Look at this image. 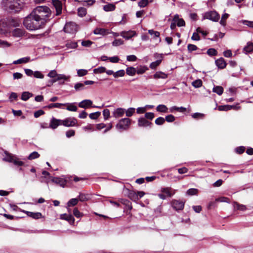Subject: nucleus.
Wrapping results in <instances>:
<instances>
[{"label": "nucleus", "mask_w": 253, "mask_h": 253, "mask_svg": "<svg viewBox=\"0 0 253 253\" xmlns=\"http://www.w3.org/2000/svg\"><path fill=\"white\" fill-rule=\"evenodd\" d=\"M23 24L28 30L32 31L42 28L45 23L32 12L24 19Z\"/></svg>", "instance_id": "1"}, {"label": "nucleus", "mask_w": 253, "mask_h": 253, "mask_svg": "<svg viewBox=\"0 0 253 253\" xmlns=\"http://www.w3.org/2000/svg\"><path fill=\"white\" fill-rule=\"evenodd\" d=\"M2 8L10 13H17L21 11L25 5L24 0H2Z\"/></svg>", "instance_id": "2"}, {"label": "nucleus", "mask_w": 253, "mask_h": 253, "mask_svg": "<svg viewBox=\"0 0 253 253\" xmlns=\"http://www.w3.org/2000/svg\"><path fill=\"white\" fill-rule=\"evenodd\" d=\"M32 12L40 19L43 20L44 23L47 22L51 15V10L46 6H37L32 11Z\"/></svg>", "instance_id": "3"}, {"label": "nucleus", "mask_w": 253, "mask_h": 253, "mask_svg": "<svg viewBox=\"0 0 253 253\" xmlns=\"http://www.w3.org/2000/svg\"><path fill=\"white\" fill-rule=\"evenodd\" d=\"M131 124V120L127 118L121 119L116 125V127L118 130H126L129 127Z\"/></svg>", "instance_id": "4"}, {"label": "nucleus", "mask_w": 253, "mask_h": 253, "mask_svg": "<svg viewBox=\"0 0 253 253\" xmlns=\"http://www.w3.org/2000/svg\"><path fill=\"white\" fill-rule=\"evenodd\" d=\"M220 15L215 11H211L205 13L203 19H209L214 22L218 21Z\"/></svg>", "instance_id": "5"}, {"label": "nucleus", "mask_w": 253, "mask_h": 253, "mask_svg": "<svg viewBox=\"0 0 253 253\" xmlns=\"http://www.w3.org/2000/svg\"><path fill=\"white\" fill-rule=\"evenodd\" d=\"M61 121L62 125L67 127L74 126L77 124V120L74 117L67 118Z\"/></svg>", "instance_id": "6"}, {"label": "nucleus", "mask_w": 253, "mask_h": 253, "mask_svg": "<svg viewBox=\"0 0 253 253\" xmlns=\"http://www.w3.org/2000/svg\"><path fill=\"white\" fill-rule=\"evenodd\" d=\"M64 30L66 33H74L77 31V25L73 22H68L65 25Z\"/></svg>", "instance_id": "7"}, {"label": "nucleus", "mask_w": 253, "mask_h": 253, "mask_svg": "<svg viewBox=\"0 0 253 253\" xmlns=\"http://www.w3.org/2000/svg\"><path fill=\"white\" fill-rule=\"evenodd\" d=\"M52 4L56 9V15H60L62 13V4L59 0H53Z\"/></svg>", "instance_id": "8"}, {"label": "nucleus", "mask_w": 253, "mask_h": 253, "mask_svg": "<svg viewBox=\"0 0 253 253\" xmlns=\"http://www.w3.org/2000/svg\"><path fill=\"white\" fill-rule=\"evenodd\" d=\"M120 35L125 39L129 40L132 37L136 36L137 33L135 31L132 30H129L128 31H124L120 33Z\"/></svg>", "instance_id": "9"}, {"label": "nucleus", "mask_w": 253, "mask_h": 253, "mask_svg": "<svg viewBox=\"0 0 253 253\" xmlns=\"http://www.w3.org/2000/svg\"><path fill=\"white\" fill-rule=\"evenodd\" d=\"M172 208L176 211L182 210L184 208V202L181 201L173 200L171 202Z\"/></svg>", "instance_id": "10"}, {"label": "nucleus", "mask_w": 253, "mask_h": 253, "mask_svg": "<svg viewBox=\"0 0 253 253\" xmlns=\"http://www.w3.org/2000/svg\"><path fill=\"white\" fill-rule=\"evenodd\" d=\"M152 123L147 121L145 118H140L138 120V125L139 126L151 127Z\"/></svg>", "instance_id": "11"}, {"label": "nucleus", "mask_w": 253, "mask_h": 253, "mask_svg": "<svg viewBox=\"0 0 253 253\" xmlns=\"http://www.w3.org/2000/svg\"><path fill=\"white\" fill-rule=\"evenodd\" d=\"M60 125H62L61 120L53 117L50 122L49 127L55 129Z\"/></svg>", "instance_id": "12"}, {"label": "nucleus", "mask_w": 253, "mask_h": 253, "mask_svg": "<svg viewBox=\"0 0 253 253\" xmlns=\"http://www.w3.org/2000/svg\"><path fill=\"white\" fill-rule=\"evenodd\" d=\"M53 78L54 79L51 81V84L60 80L69 81L70 77L69 76H66L64 74H59L57 76V77Z\"/></svg>", "instance_id": "13"}, {"label": "nucleus", "mask_w": 253, "mask_h": 253, "mask_svg": "<svg viewBox=\"0 0 253 253\" xmlns=\"http://www.w3.org/2000/svg\"><path fill=\"white\" fill-rule=\"evenodd\" d=\"M92 101L89 99H85L79 103V106L82 108H87L92 106Z\"/></svg>", "instance_id": "14"}, {"label": "nucleus", "mask_w": 253, "mask_h": 253, "mask_svg": "<svg viewBox=\"0 0 253 253\" xmlns=\"http://www.w3.org/2000/svg\"><path fill=\"white\" fill-rule=\"evenodd\" d=\"M125 113V109L122 108H118L113 112V116L115 118L122 117Z\"/></svg>", "instance_id": "15"}, {"label": "nucleus", "mask_w": 253, "mask_h": 253, "mask_svg": "<svg viewBox=\"0 0 253 253\" xmlns=\"http://www.w3.org/2000/svg\"><path fill=\"white\" fill-rule=\"evenodd\" d=\"M60 218L68 221L70 224H74L75 222V218L71 214H68L66 213L62 214L60 215Z\"/></svg>", "instance_id": "16"}, {"label": "nucleus", "mask_w": 253, "mask_h": 253, "mask_svg": "<svg viewBox=\"0 0 253 253\" xmlns=\"http://www.w3.org/2000/svg\"><path fill=\"white\" fill-rule=\"evenodd\" d=\"M243 52L245 54L253 52V42H249L243 48Z\"/></svg>", "instance_id": "17"}, {"label": "nucleus", "mask_w": 253, "mask_h": 253, "mask_svg": "<svg viewBox=\"0 0 253 253\" xmlns=\"http://www.w3.org/2000/svg\"><path fill=\"white\" fill-rule=\"evenodd\" d=\"M215 64L220 69H224L226 67V63L223 58H220L215 60Z\"/></svg>", "instance_id": "18"}, {"label": "nucleus", "mask_w": 253, "mask_h": 253, "mask_svg": "<svg viewBox=\"0 0 253 253\" xmlns=\"http://www.w3.org/2000/svg\"><path fill=\"white\" fill-rule=\"evenodd\" d=\"M153 78L155 79H165L168 78V74L161 71H158L153 75Z\"/></svg>", "instance_id": "19"}, {"label": "nucleus", "mask_w": 253, "mask_h": 253, "mask_svg": "<svg viewBox=\"0 0 253 253\" xmlns=\"http://www.w3.org/2000/svg\"><path fill=\"white\" fill-rule=\"evenodd\" d=\"M52 182L60 185L61 186L64 187L66 184V181L63 178L59 177H53L51 179Z\"/></svg>", "instance_id": "20"}, {"label": "nucleus", "mask_w": 253, "mask_h": 253, "mask_svg": "<svg viewBox=\"0 0 253 253\" xmlns=\"http://www.w3.org/2000/svg\"><path fill=\"white\" fill-rule=\"evenodd\" d=\"M173 21L176 22L177 26L178 27L184 26L185 25L184 20L183 19L179 18L178 15H175L174 16Z\"/></svg>", "instance_id": "21"}, {"label": "nucleus", "mask_w": 253, "mask_h": 253, "mask_svg": "<svg viewBox=\"0 0 253 253\" xmlns=\"http://www.w3.org/2000/svg\"><path fill=\"white\" fill-rule=\"evenodd\" d=\"M63 105H67L66 109L69 111L76 112L78 110L77 107L75 105V103H66Z\"/></svg>", "instance_id": "22"}, {"label": "nucleus", "mask_w": 253, "mask_h": 253, "mask_svg": "<svg viewBox=\"0 0 253 253\" xmlns=\"http://www.w3.org/2000/svg\"><path fill=\"white\" fill-rule=\"evenodd\" d=\"M128 197L133 201H137L139 200V197H138V195L136 192L132 191L129 190L128 192Z\"/></svg>", "instance_id": "23"}, {"label": "nucleus", "mask_w": 253, "mask_h": 253, "mask_svg": "<svg viewBox=\"0 0 253 253\" xmlns=\"http://www.w3.org/2000/svg\"><path fill=\"white\" fill-rule=\"evenodd\" d=\"M27 215L34 219H39L42 217V214L41 212H33L31 211H26Z\"/></svg>", "instance_id": "24"}, {"label": "nucleus", "mask_w": 253, "mask_h": 253, "mask_svg": "<svg viewBox=\"0 0 253 253\" xmlns=\"http://www.w3.org/2000/svg\"><path fill=\"white\" fill-rule=\"evenodd\" d=\"M171 188L170 187H166V188H163L161 189V192L165 194L167 197H171L174 194V192L172 193L171 192Z\"/></svg>", "instance_id": "25"}, {"label": "nucleus", "mask_w": 253, "mask_h": 253, "mask_svg": "<svg viewBox=\"0 0 253 253\" xmlns=\"http://www.w3.org/2000/svg\"><path fill=\"white\" fill-rule=\"evenodd\" d=\"M116 8V6L113 3H108L103 6V10L106 12L113 11Z\"/></svg>", "instance_id": "26"}, {"label": "nucleus", "mask_w": 253, "mask_h": 253, "mask_svg": "<svg viewBox=\"0 0 253 253\" xmlns=\"http://www.w3.org/2000/svg\"><path fill=\"white\" fill-rule=\"evenodd\" d=\"M30 60V58L29 57H25L23 58H20L17 60L14 61L13 62V64H23L26 63L28 62Z\"/></svg>", "instance_id": "27"}, {"label": "nucleus", "mask_w": 253, "mask_h": 253, "mask_svg": "<svg viewBox=\"0 0 253 253\" xmlns=\"http://www.w3.org/2000/svg\"><path fill=\"white\" fill-rule=\"evenodd\" d=\"M136 73L138 74H142L146 71L148 70V68L146 66H139L136 68Z\"/></svg>", "instance_id": "28"}, {"label": "nucleus", "mask_w": 253, "mask_h": 253, "mask_svg": "<svg viewBox=\"0 0 253 253\" xmlns=\"http://www.w3.org/2000/svg\"><path fill=\"white\" fill-rule=\"evenodd\" d=\"M233 206L234 208L237 210L245 211L247 210V208L245 205L240 204L236 202H234Z\"/></svg>", "instance_id": "29"}, {"label": "nucleus", "mask_w": 253, "mask_h": 253, "mask_svg": "<svg viewBox=\"0 0 253 253\" xmlns=\"http://www.w3.org/2000/svg\"><path fill=\"white\" fill-rule=\"evenodd\" d=\"M7 24L3 21H0V34H4L7 31Z\"/></svg>", "instance_id": "30"}, {"label": "nucleus", "mask_w": 253, "mask_h": 253, "mask_svg": "<svg viewBox=\"0 0 253 253\" xmlns=\"http://www.w3.org/2000/svg\"><path fill=\"white\" fill-rule=\"evenodd\" d=\"M126 73L129 76H133L136 73V69L133 67H127L126 69Z\"/></svg>", "instance_id": "31"}, {"label": "nucleus", "mask_w": 253, "mask_h": 253, "mask_svg": "<svg viewBox=\"0 0 253 253\" xmlns=\"http://www.w3.org/2000/svg\"><path fill=\"white\" fill-rule=\"evenodd\" d=\"M33 94L28 91H24L22 93L21 99L23 101H27L30 97H32Z\"/></svg>", "instance_id": "32"}, {"label": "nucleus", "mask_w": 253, "mask_h": 253, "mask_svg": "<svg viewBox=\"0 0 253 253\" xmlns=\"http://www.w3.org/2000/svg\"><path fill=\"white\" fill-rule=\"evenodd\" d=\"M90 199V196L88 194L80 193L79 195V201L84 202L88 201Z\"/></svg>", "instance_id": "33"}, {"label": "nucleus", "mask_w": 253, "mask_h": 253, "mask_svg": "<svg viewBox=\"0 0 253 253\" xmlns=\"http://www.w3.org/2000/svg\"><path fill=\"white\" fill-rule=\"evenodd\" d=\"M93 33L95 35H105L107 34V30L103 28H96Z\"/></svg>", "instance_id": "34"}, {"label": "nucleus", "mask_w": 253, "mask_h": 253, "mask_svg": "<svg viewBox=\"0 0 253 253\" xmlns=\"http://www.w3.org/2000/svg\"><path fill=\"white\" fill-rule=\"evenodd\" d=\"M156 110L158 112H162V113H167L168 112V107L163 104L159 105L156 107Z\"/></svg>", "instance_id": "35"}, {"label": "nucleus", "mask_w": 253, "mask_h": 253, "mask_svg": "<svg viewBox=\"0 0 253 253\" xmlns=\"http://www.w3.org/2000/svg\"><path fill=\"white\" fill-rule=\"evenodd\" d=\"M78 15L81 17H83L86 14V9L84 7H81L78 8Z\"/></svg>", "instance_id": "36"}, {"label": "nucleus", "mask_w": 253, "mask_h": 253, "mask_svg": "<svg viewBox=\"0 0 253 253\" xmlns=\"http://www.w3.org/2000/svg\"><path fill=\"white\" fill-rule=\"evenodd\" d=\"M23 35V31L20 29H15L12 32V35L15 37H20Z\"/></svg>", "instance_id": "37"}, {"label": "nucleus", "mask_w": 253, "mask_h": 253, "mask_svg": "<svg viewBox=\"0 0 253 253\" xmlns=\"http://www.w3.org/2000/svg\"><path fill=\"white\" fill-rule=\"evenodd\" d=\"M74 88L77 91L84 90L85 89L84 83H78L75 84Z\"/></svg>", "instance_id": "38"}, {"label": "nucleus", "mask_w": 253, "mask_h": 253, "mask_svg": "<svg viewBox=\"0 0 253 253\" xmlns=\"http://www.w3.org/2000/svg\"><path fill=\"white\" fill-rule=\"evenodd\" d=\"M212 91L216 93L218 95H220L223 92V88L221 86H216L213 88Z\"/></svg>", "instance_id": "39"}, {"label": "nucleus", "mask_w": 253, "mask_h": 253, "mask_svg": "<svg viewBox=\"0 0 253 253\" xmlns=\"http://www.w3.org/2000/svg\"><path fill=\"white\" fill-rule=\"evenodd\" d=\"M175 110L180 111L181 112H184L186 110V109L183 107H178L176 106H173L170 108V111L171 112H172Z\"/></svg>", "instance_id": "40"}, {"label": "nucleus", "mask_w": 253, "mask_h": 253, "mask_svg": "<svg viewBox=\"0 0 253 253\" xmlns=\"http://www.w3.org/2000/svg\"><path fill=\"white\" fill-rule=\"evenodd\" d=\"M79 200L78 198H73L70 200L68 203L67 205L68 207L76 206L78 203Z\"/></svg>", "instance_id": "41"}, {"label": "nucleus", "mask_w": 253, "mask_h": 253, "mask_svg": "<svg viewBox=\"0 0 253 253\" xmlns=\"http://www.w3.org/2000/svg\"><path fill=\"white\" fill-rule=\"evenodd\" d=\"M125 75V71L124 70H120L116 72H114V77L115 78L118 77H122Z\"/></svg>", "instance_id": "42"}, {"label": "nucleus", "mask_w": 253, "mask_h": 253, "mask_svg": "<svg viewBox=\"0 0 253 253\" xmlns=\"http://www.w3.org/2000/svg\"><path fill=\"white\" fill-rule=\"evenodd\" d=\"M161 62V60H157L156 61L153 62L150 64V68L152 69H155L159 66Z\"/></svg>", "instance_id": "43"}, {"label": "nucleus", "mask_w": 253, "mask_h": 253, "mask_svg": "<svg viewBox=\"0 0 253 253\" xmlns=\"http://www.w3.org/2000/svg\"><path fill=\"white\" fill-rule=\"evenodd\" d=\"M106 71V68L104 67H99L97 68H95L93 70V72L95 74H101L105 73Z\"/></svg>", "instance_id": "44"}, {"label": "nucleus", "mask_w": 253, "mask_h": 253, "mask_svg": "<svg viewBox=\"0 0 253 253\" xmlns=\"http://www.w3.org/2000/svg\"><path fill=\"white\" fill-rule=\"evenodd\" d=\"M9 24L13 27H17L19 25V23L17 19L11 18L9 20Z\"/></svg>", "instance_id": "45"}, {"label": "nucleus", "mask_w": 253, "mask_h": 253, "mask_svg": "<svg viewBox=\"0 0 253 253\" xmlns=\"http://www.w3.org/2000/svg\"><path fill=\"white\" fill-rule=\"evenodd\" d=\"M192 84L195 88H198L202 85V81L200 79H198L193 81Z\"/></svg>", "instance_id": "46"}, {"label": "nucleus", "mask_w": 253, "mask_h": 253, "mask_svg": "<svg viewBox=\"0 0 253 253\" xmlns=\"http://www.w3.org/2000/svg\"><path fill=\"white\" fill-rule=\"evenodd\" d=\"M230 105H220L218 107L217 109L219 111H227L230 110Z\"/></svg>", "instance_id": "47"}, {"label": "nucleus", "mask_w": 253, "mask_h": 253, "mask_svg": "<svg viewBox=\"0 0 253 253\" xmlns=\"http://www.w3.org/2000/svg\"><path fill=\"white\" fill-rule=\"evenodd\" d=\"M40 157V154L36 151H34L31 153L28 157L29 160H33L36 158H38Z\"/></svg>", "instance_id": "48"}, {"label": "nucleus", "mask_w": 253, "mask_h": 253, "mask_svg": "<svg viewBox=\"0 0 253 253\" xmlns=\"http://www.w3.org/2000/svg\"><path fill=\"white\" fill-rule=\"evenodd\" d=\"M101 115V113L100 112H96L94 113H90L89 115V117L91 119L96 120Z\"/></svg>", "instance_id": "49"}, {"label": "nucleus", "mask_w": 253, "mask_h": 253, "mask_svg": "<svg viewBox=\"0 0 253 253\" xmlns=\"http://www.w3.org/2000/svg\"><path fill=\"white\" fill-rule=\"evenodd\" d=\"M63 104H64L59 103H51L45 107H47L49 109L52 108H60L61 106L63 105Z\"/></svg>", "instance_id": "50"}, {"label": "nucleus", "mask_w": 253, "mask_h": 253, "mask_svg": "<svg viewBox=\"0 0 253 253\" xmlns=\"http://www.w3.org/2000/svg\"><path fill=\"white\" fill-rule=\"evenodd\" d=\"M124 44V41L122 39H115L112 42V45L114 46H118Z\"/></svg>", "instance_id": "51"}, {"label": "nucleus", "mask_w": 253, "mask_h": 253, "mask_svg": "<svg viewBox=\"0 0 253 253\" xmlns=\"http://www.w3.org/2000/svg\"><path fill=\"white\" fill-rule=\"evenodd\" d=\"M205 115L200 113H195L192 115L193 118L195 119H203Z\"/></svg>", "instance_id": "52"}, {"label": "nucleus", "mask_w": 253, "mask_h": 253, "mask_svg": "<svg viewBox=\"0 0 253 253\" xmlns=\"http://www.w3.org/2000/svg\"><path fill=\"white\" fill-rule=\"evenodd\" d=\"M197 193L198 190L195 188L189 189L186 192V194L190 196L196 195Z\"/></svg>", "instance_id": "53"}, {"label": "nucleus", "mask_w": 253, "mask_h": 253, "mask_svg": "<svg viewBox=\"0 0 253 253\" xmlns=\"http://www.w3.org/2000/svg\"><path fill=\"white\" fill-rule=\"evenodd\" d=\"M135 112L134 108H129L126 111L125 110L126 114L127 117H131Z\"/></svg>", "instance_id": "54"}, {"label": "nucleus", "mask_w": 253, "mask_h": 253, "mask_svg": "<svg viewBox=\"0 0 253 253\" xmlns=\"http://www.w3.org/2000/svg\"><path fill=\"white\" fill-rule=\"evenodd\" d=\"M207 54L211 56L217 55V52L214 48H210L207 51Z\"/></svg>", "instance_id": "55"}, {"label": "nucleus", "mask_w": 253, "mask_h": 253, "mask_svg": "<svg viewBox=\"0 0 253 253\" xmlns=\"http://www.w3.org/2000/svg\"><path fill=\"white\" fill-rule=\"evenodd\" d=\"M187 49L189 52H191L193 51H195L198 49L196 45L192 44H189L187 46Z\"/></svg>", "instance_id": "56"}, {"label": "nucleus", "mask_w": 253, "mask_h": 253, "mask_svg": "<svg viewBox=\"0 0 253 253\" xmlns=\"http://www.w3.org/2000/svg\"><path fill=\"white\" fill-rule=\"evenodd\" d=\"M110 111L108 109H105L103 111V115L105 120H108L110 117Z\"/></svg>", "instance_id": "57"}, {"label": "nucleus", "mask_w": 253, "mask_h": 253, "mask_svg": "<svg viewBox=\"0 0 253 253\" xmlns=\"http://www.w3.org/2000/svg\"><path fill=\"white\" fill-rule=\"evenodd\" d=\"M148 33L151 35L154 36V38H158L160 37V33L158 31H154L153 30H149Z\"/></svg>", "instance_id": "58"}, {"label": "nucleus", "mask_w": 253, "mask_h": 253, "mask_svg": "<svg viewBox=\"0 0 253 253\" xmlns=\"http://www.w3.org/2000/svg\"><path fill=\"white\" fill-rule=\"evenodd\" d=\"M165 122V119L161 117H160L156 119L155 124L157 125H162Z\"/></svg>", "instance_id": "59"}, {"label": "nucleus", "mask_w": 253, "mask_h": 253, "mask_svg": "<svg viewBox=\"0 0 253 253\" xmlns=\"http://www.w3.org/2000/svg\"><path fill=\"white\" fill-rule=\"evenodd\" d=\"M33 76L34 77L38 79H43L44 78V75L39 71H36L34 72Z\"/></svg>", "instance_id": "60"}, {"label": "nucleus", "mask_w": 253, "mask_h": 253, "mask_svg": "<svg viewBox=\"0 0 253 253\" xmlns=\"http://www.w3.org/2000/svg\"><path fill=\"white\" fill-rule=\"evenodd\" d=\"M77 74L79 77H83L87 74V71L85 69H79L77 70Z\"/></svg>", "instance_id": "61"}, {"label": "nucleus", "mask_w": 253, "mask_h": 253, "mask_svg": "<svg viewBox=\"0 0 253 253\" xmlns=\"http://www.w3.org/2000/svg\"><path fill=\"white\" fill-rule=\"evenodd\" d=\"M148 4V0H141L138 3V6L140 7H145Z\"/></svg>", "instance_id": "62"}, {"label": "nucleus", "mask_w": 253, "mask_h": 253, "mask_svg": "<svg viewBox=\"0 0 253 253\" xmlns=\"http://www.w3.org/2000/svg\"><path fill=\"white\" fill-rule=\"evenodd\" d=\"M73 214L77 217H82L83 215L77 208H75L73 210Z\"/></svg>", "instance_id": "63"}, {"label": "nucleus", "mask_w": 253, "mask_h": 253, "mask_svg": "<svg viewBox=\"0 0 253 253\" xmlns=\"http://www.w3.org/2000/svg\"><path fill=\"white\" fill-rule=\"evenodd\" d=\"M165 121L169 123L173 122L175 120V117L172 115H169L166 117Z\"/></svg>", "instance_id": "64"}]
</instances>
